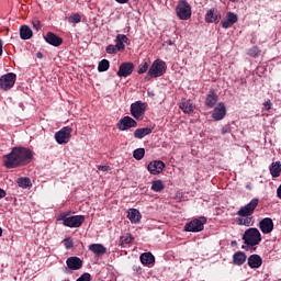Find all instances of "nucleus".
<instances>
[{
	"mask_svg": "<svg viewBox=\"0 0 281 281\" xmlns=\"http://www.w3.org/2000/svg\"><path fill=\"white\" fill-rule=\"evenodd\" d=\"M176 14L180 21H188L192 18V7L187 0H180L176 7Z\"/></svg>",
	"mask_w": 281,
	"mask_h": 281,
	"instance_id": "obj_6",
	"label": "nucleus"
},
{
	"mask_svg": "<svg viewBox=\"0 0 281 281\" xmlns=\"http://www.w3.org/2000/svg\"><path fill=\"white\" fill-rule=\"evenodd\" d=\"M36 58H43V53H41V52H38V53H36Z\"/></svg>",
	"mask_w": 281,
	"mask_h": 281,
	"instance_id": "obj_49",
	"label": "nucleus"
},
{
	"mask_svg": "<svg viewBox=\"0 0 281 281\" xmlns=\"http://www.w3.org/2000/svg\"><path fill=\"white\" fill-rule=\"evenodd\" d=\"M227 115V109L225 108V103L221 102L213 110L212 117L216 122L223 120Z\"/></svg>",
	"mask_w": 281,
	"mask_h": 281,
	"instance_id": "obj_14",
	"label": "nucleus"
},
{
	"mask_svg": "<svg viewBox=\"0 0 281 281\" xmlns=\"http://www.w3.org/2000/svg\"><path fill=\"white\" fill-rule=\"evenodd\" d=\"M226 20L229 21V23H238V15L236 13H233V12H227L226 13Z\"/></svg>",
	"mask_w": 281,
	"mask_h": 281,
	"instance_id": "obj_36",
	"label": "nucleus"
},
{
	"mask_svg": "<svg viewBox=\"0 0 281 281\" xmlns=\"http://www.w3.org/2000/svg\"><path fill=\"white\" fill-rule=\"evenodd\" d=\"M146 113V103L142 101H136L131 105V114L135 120H144V115Z\"/></svg>",
	"mask_w": 281,
	"mask_h": 281,
	"instance_id": "obj_10",
	"label": "nucleus"
},
{
	"mask_svg": "<svg viewBox=\"0 0 281 281\" xmlns=\"http://www.w3.org/2000/svg\"><path fill=\"white\" fill-rule=\"evenodd\" d=\"M216 102H218V95H216L214 91H210L205 100L206 106L212 109Z\"/></svg>",
	"mask_w": 281,
	"mask_h": 281,
	"instance_id": "obj_27",
	"label": "nucleus"
},
{
	"mask_svg": "<svg viewBox=\"0 0 281 281\" xmlns=\"http://www.w3.org/2000/svg\"><path fill=\"white\" fill-rule=\"evenodd\" d=\"M116 1V3H128V0H115Z\"/></svg>",
	"mask_w": 281,
	"mask_h": 281,
	"instance_id": "obj_48",
	"label": "nucleus"
},
{
	"mask_svg": "<svg viewBox=\"0 0 281 281\" xmlns=\"http://www.w3.org/2000/svg\"><path fill=\"white\" fill-rule=\"evenodd\" d=\"M222 27H224V30H229V27H232V25H234V22H229V20H223L221 22Z\"/></svg>",
	"mask_w": 281,
	"mask_h": 281,
	"instance_id": "obj_41",
	"label": "nucleus"
},
{
	"mask_svg": "<svg viewBox=\"0 0 281 281\" xmlns=\"http://www.w3.org/2000/svg\"><path fill=\"white\" fill-rule=\"evenodd\" d=\"M3 55V42L0 40V56Z\"/></svg>",
	"mask_w": 281,
	"mask_h": 281,
	"instance_id": "obj_47",
	"label": "nucleus"
},
{
	"mask_svg": "<svg viewBox=\"0 0 281 281\" xmlns=\"http://www.w3.org/2000/svg\"><path fill=\"white\" fill-rule=\"evenodd\" d=\"M148 67H150V60H144L138 66V74H146V71H148Z\"/></svg>",
	"mask_w": 281,
	"mask_h": 281,
	"instance_id": "obj_35",
	"label": "nucleus"
},
{
	"mask_svg": "<svg viewBox=\"0 0 281 281\" xmlns=\"http://www.w3.org/2000/svg\"><path fill=\"white\" fill-rule=\"evenodd\" d=\"M19 188L27 189L32 188V180L30 178H19L16 180Z\"/></svg>",
	"mask_w": 281,
	"mask_h": 281,
	"instance_id": "obj_31",
	"label": "nucleus"
},
{
	"mask_svg": "<svg viewBox=\"0 0 281 281\" xmlns=\"http://www.w3.org/2000/svg\"><path fill=\"white\" fill-rule=\"evenodd\" d=\"M263 106L266 111H270L271 106H273V103H271V100H268L263 103Z\"/></svg>",
	"mask_w": 281,
	"mask_h": 281,
	"instance_id": "obj_44",
	"label": "nucleus"
},
{
	"mask_svg": "<svg viewBox=\"0 0 281 281\" xmlns=\"http://www.w3.org/2000/svg\"><path fill=\"white\" fill-rule=\"evenodd\" d=\"M227 133H229V127H223L222 128V135H225Z\"/></svg>",
	"mask_w": 281,
	"mask_h": 281,
	"instance_id": "obj_46",
	"label": "nucleus"
},
{
	"mask_svg": "<svg viewBox=\"0 0 281 281\" xmlns=\"http://www.w3.org/2000/svg\"><path fill=\"white\" fill-rule=\"evenodd\" d=\"M64 246L67 249H71L74 247V239H71V237H67L64 239Z\"/></svg>",
	"mask_w": 281,
	"mask_h": 281,
	"instance_id": "obj_40",
	"label": "nucleus"
},
{
	"mask_svg": "<svg viewBox=\"0 0 281 281\" xmlns=\"http://www.w3.org/2000/svg\"><path fill=\"white\" fill-rule=\"evenodd\" d=\"M3 236V229L0 227V238Z\"/></svg>",
	"mask_w": 281,
	"mask_h": 281,
	"instance_id": "obj_50",
	"label": "nucleus"
},
{
	"mask_svg": "<svg viewBox=\"0 0 281 281\" xmlns=\"http://www.w3.org/2000/svg\"><path fill=\"white\" fill-rule=\"evenodd\" d=\"M140 262L143 265H153L155 262V256L151 252H145L140 255Z\"/></svg>",
	"mask_w": 281,
	"mask_h": 281,
	"instance_id": "obj_29",
	"label": "nucleus"
},
{
	"mask_svg": "<svg viewBox=\"0 0 281 281\" xmlns=\"http://www.w3.org/2000/svg\"><path fill=\"white\" fill-rule=\"evenodd\" d=\"M259 229L262 234H271L273 232V220L271 217H265L259 222Z\"/></svg>",
	"mask_w": 281,
	"mask_h": 281,
	"instance_id": "obj_15",
	"label": "nucleus"
},
{
	"mask_svg": "<svg viewBox=\"0 0 281 281\" xmlns=\"http://www.w3.org/2000/svg\"><path fill=\"white\" fill-rule=\"evenodd\" d=\"M34 154L25 147H14L9 155L3 156V166L7 168H20L32 162Z\"/></svg>",
	"mask_w": 281,
	"mask_h": 281,
	"instance_id": "obj_1",
	"label": "nucleus"
},
{
	"mask_svg": "<svg viewBox=\"0 0 281 281\" xmlns=\"http://www.w3.org/2000/svg\"><path fill=\"white\" fill-rule=\"evenodd\" d=\"M133 240H135V238H133V235L131 234H125V235H122L120 237V241H119V245L121 247H124L125 245H131V243H133Z\"/></svg>",
	"mask_w": 281,
	"mask_h": 281,
	"instance_id": "obj_30",
	"label": "nucleus"
},
{
	"mask_svg": "<svg viewBox=\"0 0 281 281\" xmlns=\"http://www.w3.org/2000/svg\"><path fill=\"white\" fill-rule=\"evenodd\" d=\"M119 131H128L130 128H137V121L131 116H124L117 123Z\"/></svg>",
	"mask_w": 281,
	"mask_h": 281,
	"instance_id": "obj_12",
	"label": "nucleus"
},
{
	"mask_svg": "<svg viewBox=\"0 0 281 281\" xmlns=\"http://www.w3.org/2000/svg\"><path fill=\"white\" fill-rule=\"evenodd\" d=\"M229 1L236 2V1H238V0H229Z\"/></svg>",
	"mask_w": 281,
	"mask_h": 281,
	"instance_id": "obj_51",
	"label": "nucleus"
},
{
	"mask_svg": "<svg viewBox=\"0 0 281 281\" xmlns=\"http://www.w3.org/2000/svg\"><path fill=\"white\" fill-rule=\"evenodd\" d=\"M45 41L46 43H48L49 45H53V47H60V45H63V37L48 32L45 36Z\"/></svg>",
	"mask_w": 281,
	"mask_h": 281,
	"instance_id": "obj_17",
	"label": "nucleus"
},
{
	"mask_svg": "<svg viewBox=\"0 0 281 281\" xmlns=\"http://www.w3.org/2000/svg\"><path fill=\"white\" fill-rule=\"evenodd\" d=\"M105 52H106V54H117V52H120V49L117 48V46L110 44L106 46Z\"/></svg>",
	"mask_w": 281,
	"mask_h": 281,
	"instance_id": "obj_38",
	"label": "nucleus"
},
{
	"mask_svg": "<svg viewBox=\"0 0 281 281\" xmlns=\"http://www.w3.org/2000/svg\"><path fill=\"white\" fill-rule=\"evenodd\" d=\"M207 220L205 217L194 218L184 225V232H203Z\"/></svg>",
	"mask_w": 281,
	"mask_h": 281,
	"instance_id": "obj_7",
	"label": "nucleus"
},
{
	"mask_svg": "<svg viewBox=\"0 0 281 281\" xmlns=\"http://www.w3.org/2000/svg\"><path fill=\"white\" fill-rule=\"evenodd\" d=\"M134 69H135V65L131 61L122 63L119 67L116 76H119V78H128V76L133 74Z\"/></svg>",
	"mask_w": 281,
	"mask_h": 281,
	"instance_id": "obj_11",
	"label": "nucleus"
},
{
	"mask_svg": "<svg viewBox=\"0 0 281 281\" xmlns=\"http://www.w3.org/2000/svg\"><path fill=\"white\" fill-rule=\"evenodd\" d=\"M127 218L131 221V223H139L142 214L137 211V209H131L128 211Z\"/></svg>",
	"mask_w": 281,
	"mask_h": 281,
	"instance_id": "obj_28",
	"label": "nucleus"
},
{
	"mask_svg": "<svg viewBox=\"0 0 281 281\" xmlns=\"http://www.w3.org/2000/svg\"><path fill=\"white\" fill-rule=\"evenodd\" d=\"M166 69H168L166 61L161 59L154 60L147 72L146 80H149V78H161L166 74Z\"/></svg>",
	"mask_w": 281,
	"mask_h": 281,
	"instance_id": "obj_4",
	"label": "nucleus"
},
{
	"mask_svg": "<svg viewBox=\"0 0 281 281\" xmlns=\"http://www.w3.org/2000/svg\"><path fill=\"white\" fill-rule=\"evenodd\" d=\"M270 175L273 179H278L281 175V162L280 161H273L270 167Z\"/></svg>",
	"mask_w": 281,
	"mask_h": 281,
	"instance_id": "obj_22",
	"label": "nucleus"
},
{
	"mask_svg": "<svg viewBox=\"0 0 281 281\" xmlns=\"http://www.w3.org/2000/svg\"><path fill=\"white\" fill-rule=\"evenodd\" d=\"M71 133H74V128L65 126L55 133V140L60 145L69 144V140L71 139Z\"/></svg>",
	"mask_w": 281,
	"mask_h": 281,
	"instance_id": "obj_9",
	"label": "nucleus"
},
{
	"mask_svg": "<svg viewBox=\"0 0 281 281\" xmlns=\"http://www.w3.org/2000/svg\"><path fill=\"white\" fill-rule=\"evenodd\" d=\"M144 155H146V149L144 148H137L133 153V157L136 161H142V159H144Z\"/></svg>",
	"mask_w": 281,
	"mask_h": 281,
	"instance_id": "obj_33",
	"label": "nucleus"
},
{
	"mask_svg": "<svg viewBox=\"0 0 281 281\" xmlns=\"http://www.w3.org/2000/svg\"><path fill=\"white\" fill-rule=\"evenodd\" d=\"M69 23H80L82 21V16H80V13H74L68 18Z\"/></svg>",
	"mask_w": 281,
	"mask_h": 281,
	"instance_id": "obj_37",
	"label": "nucleus"
},
{
	"mask_svg": "<svg viewBox=\"0 0 281 281\" xmlns=\"http://www.w3.org/2000/svg\"><path fill=\"white\" fill-rule=\"evenodd\" d=\"M221 21V12L216 9H210L205 14L206 23H218Z\"/></svg>",
	"mask_w": 281,
	"mask_h": 281,
	"instance_id": "obj_18",
	"label": "nucleus"
},
{
	"mask_svg": "<svg viewBox=\"0 0 281 281\" xmlns=\"http://www.w3.org/2000/svg\"><path fill=\"white\" fill-rule=\"evenodd\" d=\"M114 43L119 52H124V49H126V45H130L131 42L125 34H117Z\"/></svg>",
	"mask_w": 281,
	"mask_h": 281,
	"instance_id": "obj_16",
	"label": "nucleus"
},
{
	"mask_svg": "<svg viewBox=\"0 0 281 281\" xmlns=\"http://www.w3.org/2000/svg\"><path fill=\"white\" fill-rule=\"evenodd\" d=\"M248 267H250V269H260V267H262V257L259 255L248 257Z\"/></svg>",
	"mask_w": 281,
	"mask_h": 281,
	"instance_id": "obj_20",
	"label": "nucleus"
},
{
	"mask_svg": "<svg viewBox=\"0 0 281 281\" xmlns=\"http://www.w3.org/2000/svg\"><path fill=\"white\" fill-rule=\"evenodd\" d=\"M243 240L245 245H248V247H256V245H260L262 241V235L258 228L251 227L245 231Z\"/></svg>",
	"mask_w": 281,
	"mask_h": 281,
	"instance_id": "obj_3",
	"label": "nucleus"
},
{
	"mask_svg": "<svg viewBox=\"0 0 281 281\" xmlns=\"http://www.w3.org/2000/svg\"><path fill=\"white\" fill-rule=\"evenodd\" d=\"M57 221H63L65 227L76 228L82 226V223H85V215H72L67 217V214L60 213Z\"/></svg>",
	"mask_w": 281,
	"mask_h": 281,
	"instance_id": "obj_5",
	"label": "nucleus"
},
{
	"mask_svg": "<svg viewBox=\"0 0 281 281\" xmlns=\"http://www.w3.org/2000/svg\"><path fill=\"white\" fill-rule=\"evenodd\" d=\"M97 168H98V170H101L102 172H109V170H111L110 166L99 165V166H97Z\"/></svg>",
	"mask_w": 281,
	"mask_h": 281,
	"instance_id": "obj_43",
	"label": "nucleus"
},
{
	"mask_svg": "<svg viewBox=\"0 0 281 281\" xmlns=\"http://www.w3.org/2000/svg\"><path fill=\"white\" fill-rule=\"evenodd\" d=\"M233 262L234 265H237V267L245 265V262H247V255H245L243 251H237L233 256Z\"/></svg>",
	"mask_w": 281,
	"mask_h": 281,
	"instance_id": "obj_23",
	"label": "nucleus"
},
{
	"mask_svg": "<svg viewBox=\"0 0 281 281\" xmlns=\"http://www.w3.org/2000/svg\"><path fill=\"white\" fill-rule=\"evenodd\" d=\"M0 199H5V190L0 188Z\"/></svg>",
	"mask_w": 281,
	"mask_h": 281,
	"instance_id": "obj_45",
	"label": "nucleus"
},
{
	"mask_svg": "<svg viewBox=\"0 0 281 281\" xmlns=\"http://www.w3.org/2000/svg\"><path fill=\"white\" fill-rule=\"evenodd\" d=\"M150 133H153V128L151 127L137 128L134 132V137L136 139H144V137H146V135H150Z\"/></svg>",
	"mask_w": 281,
	"mask_h": 281,
	"instance_id": "obj_24",
	"label": "nucleus"
},
{
	"mask_svg": "<svg viewBox=\"0 0 281 281\" xmlns=\"http://www.w3.org/2000/svg\"><path fill=\"white\" fill-rule=\"evenodd\" d=\"M88 249L94 254V256H104V254H106V247L102 244H91L88 246Z\"/></svg>",
	"mask_w": 281,
	"mask_h": 281,
	"instance_id": "obj_21",
	"label": "nucleus"
},
{
	"mask_svg": "<svg viewBox=\"0 0 281 281\" xmlns=\"http://www.w3.org/2000/svg\"><path fill=\"white\" fill-rule=\"evenodd\" d=\"M248 54H249V56H252V58H257V56H260V48L255 46L249 49Z\"/></svg>",
	"mask_w": 281,
	"mask_h": 281,
	"instance_id": "obj_39",
	"label": "nucleus"
},
{
	"mask_svg": "<svg viewBox=\"0 0 281 281\" xmlns=\"http://www.w3.org/2000/svg\"><path fill=\"white\" fill-rule=\"evenodd\" d=\"M16 82V75L14 72H8L0 77V89L2 91H10Z\"/></svg>",
	"mask_w": 281,
	"mask_h": 281,
	"instance_id": "obj_8",
	"label": "nucleus"
},
{
	"mask_svg": "<svg viewBox=\"0 0 281 281\" xmlns=\"http://www.w3.org/2000/svg\"><path fill=\"white\" fill-rule=\"evenodd\" d=\"M32 24H33L34 30H36L37 32H38V30H41V27H42L40 20H34V21L32 22Z\"/></svg>",
	"mask_w": 281,
	"mask_h": 281,
	"instance_id": "obj_42",
	"label": "nucleus"
},
{
	"mask_svg": "<svg viewBox=\"0 0 281 281\" xmlns=\"http://www.w3.org/2000/svg\"><path fill=\"white\" fill-rule=\"evenodd\" d=\"M166 168V164L161 160L150 161L147 166V170L150 175H161Z\"/></svg>",
	"mask_w": 281,
	"mask_h": 281,
	"instance_id": "obj_13",
	"label": "nucleus"
},
{
	"mask_svg": "<svg viewBox=\"0 0 281 281\" xmlns=\"http://www.w3.org/2000/svg\"><path fill=\"white\" fill-rule=\"evenodd\" d=\"M20 36L22 41H30V38L33 36L32 29L27 25H22L20 29Z\"/></svg>",
	"mask_w": 281,
	"mask_h": 281,
	"instance_id": "obj_25",
	"label": "nucleus"
},
{
	"mask_svg": "<svg viewBox=\"0 0 281 281\" xmlns=\"http://www.w3.org/2000/svg\"><path fill=\"white\" fill-rule=\"evenodd\" d=\"M66 265L68 269H71V271H78V269H82V261L78 257H69L66 260Z\"/></svg>",
	"mask_w": 281,
	"mask_h": 281,
	"instance_id": "obj_19",
	"label": "nucleus"
},
{
	"mask_svg": "<svg viewBox=\"0 0 281 281\" xmlns=\"http://www.w3.org/2000/svg\"><path fill=\"white\" fill-rule=\"evenodd\" d=\"M166 186L164 184V181L161 180H154L151 181V190L154 192H161Z\"/></svg>",
	"mask_w": 281,
	"mask_h": 281,
	"instance_id": "obj_32",
	"label": "nucleus"
},
{
	"mask_svg": "<svg viewBox=\"0 0 281 281\" xmlns=\"http://www.w3.org/2000/svg\"><path fill=\"white\" fill-rule=\"evenodd\" d=\"M260 200L258 198H254L248 204L241 206L236 213L235 223L238 225H244V227H251L254 226V212H256V207Z\"/></svg>",
	"mask_w": 281,
	"mask_h": 281,
	"instance_id": "obj_2",
	"label": "nucleus"
},
{
	"mask_svg": "<svg viewBox=\"0 0 281 281\" xmlns=\"http://www.w3.org/2000/svg\"><path fill=\"white\" fill-rule=\"evenodd\" d=\"M179 108L181 109V111H183V113L189 114L194 112V104H192V101L190 100L182 101Z\"/></svg>",
	"mask_w": 281,
	"mask_h": 281,
	"instance_id": "obj_26",
	"label": "nucleus"
},
{
	"mask_svg": "<svg viewBox=\"0 0 281 281\" xmlns=\"http://www.w3.org/2000/svg\"><path fill=\"white\" fill-rule=\"evenodd\" d=\"M109 67H111V63L108 59H102L98 65V71H109Z\"/></svg>",
	"mask_w": 281,
	"mask_h": 281,
	"instance_id": "obj_34",
	"label": "nucleus"
}]
</instances>
